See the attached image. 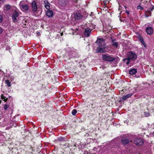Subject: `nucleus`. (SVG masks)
<instances>
[{
  "instance_id": "bb28decb",
  "label": "nucleus",
  "mask_w": 154,
  "mask_h": 154,
  "mask_svg": "<svg viewBox=\"0 0 154 154\" xmlns=\"http://www.w3.org/2000/svg\"><path fill=\"white\" fill-rule=\"evenodd\" d=\"M154 9V6H152V7L150 9V11H152Z\"/></svg>"
},
{
  "instance_id": "0eeeda50",
  "label": "nucleus",
  "mask_w": 154,
  "mask_h": 154,
  "mask_svg": "<svg viewBox=\"0 0 154 154\" xmlns=\"http://www.w3.org/2000/svg\"><path fill=\"white\" fill-rule=\"evenodd\" d=\"M146 31L148 34L151 35L153 33V29L152 27L149 26L146 28Z\"/></svg>"
},
{
  "instance_id": "7ed1b4c3",
  "label": "nucleus",
  "mask_w": 154,
  "mask_h": 154,
  "mask_svg": "<svg viewBox=\"0 0 154 154\" xmlns=\"http://www.w3.org/2000/svg\"><path fill=\"white\" fill-rule=\"evenodd\" d=\"M23 2L21 1L20 2L19 5L21 9L23 11H27L28 10L29 7L27 5L23 4Z\"/></svg>"
},
{
  "instance_id": "f3484780",
  "label": "nucleus",
  "mask_w": 154,
  "mask_h": 154,
  "mask_svg": "<svg viewBox=\"0 0 154 154\" xmlns=\"http://www.w3.org/2000/svg\"><path fill=\"white\" fill-rule=\"evenodd\" d=\"M151 11L149 10L147 11L145 13L146 17L151 16Z\"/></svg>"
},
{
  "instance_id": "f704fd0d",
  "label": "nucleus",
  "mask_w": 154,
  "mask_h": 154,
  "mask_svg": "<svg viewBox=\"0 0 154 154\" xmlns=\"http://www.w3.org/2000/svg\"><path fill=\"white\" fill-rule=\"evenodd\" d=\"M37 34H40V33L39 32H38V33H37Z\"/></svg>"
},
{
  "instance_id": "1a4fd4ad",
  "label": "nucleus",
  "mask_w": 154,
  "mask_h": 154,
  "mask_svg": "<svg viewBox=\"0 0 154 154\" xmlns=\"http://www.w3.org/2000/svg\"><path fill=\"white\" fill-rule=\"evenodd\" d=\"M74 17L76 20H80L82 18V16L80 13H76L74 15Z\"/></svg>"
},
{
  "instance_id": "b1692460",
  "label": "nucleus",
  "mask_w": 154,
  "mask_h": 154,
  "mask_svg": "<svg viewBox=\"0 0 154 154\" xmlns=\"http://www.w3.org/2000/svg\"><path fill=\"white\" fill-rule=\"evenodd\" d=\"M142 44L143 45L144 47L146 46V45L145 44V43L144 41V40H142V42H141Z\"/></svg>"
},
{
  "instance_id": "2f4dec72",
  "label": "nucleus",
  "mask_w": 154,
  "mask_h": 154,
  "mask_svg": "<svg viewBox=\"0 0 154 154\" xmlns=\"http://www.w3.org/2000/svg\"><path fill=\"white\" fill-rule=\"evenodd\" d=\"M139 7H140V9H142V8L140 6H138V8H138Z\"/></svg>"
},
{
  "instance_id": "4468645a",
  "label": "nucleus",
  "mask_w": 154,
  "mask_h": 154,
  "mask_svg": "<svg viewBox=\"0 0 154 154\" xmlns=\"http://www.w3.org/2000/svg\"><path fill=\"white\" fill-rule=\"evenodd\" d=\"M53 12L51 10H48L46 12V15L49 17H52L53 15Z\"/></svg>"
},
{
  "instance_id": "aec40b11",
  "label": "nucleus",
  "mask_w": 154,
  "mask_h": 154,
  "mask_svg": "<svg viewBox=\"0 0 154 154\" xmlns=\"http://www.w3.org/2000/svg\"><path fill=\"white\" fill-rule=\"evenodd\" d=\"M11 6L9 5H6L4 6V9L6 10H8L11 8Z\"/></svg>"
},
{
  "instance_id": "473e14b6",
  "label": "nucleus",
  "mask_w": 154,
  "mask_h": 154,
  "mask_svg": "<svg viewBox=\"0 0 154 154\" xmlns=\"http://www.w3.org/2000/svg\"><path fill=\"white\" fill-rule=\"evenodd\" d=\"M7 125V124H5V125H2V127H4L5 126H6Z\"/></svg>"
},
{
  "instance_id": "412c9836",
  "label": "nucleus",
  "mask_w": 154,
  "mask_h": 154,
  "mask_svg": "<svg viewBox=\"0 0 154 154\" xmlns=\"http://www.w3.org/2000/svg\"><path fill=\"white\" fill-rule=\"evenodd\" d=\"M77 113V110L76 109H73L72 112V113L73 116L75 115Z\"/></svg>"
},
{
  "instance_id": "f257e3e1",
  "label": "nucleus",
  "mask_w": 154,
  "mask_h": 154,
  "mask_svg": "<svg viewBox=\"0 0 154 154\" xmlns=\"http://www.w3.org/2000/svg\"><path fill=\"white\" fill-rule=\"evenodd\" d=\"M98 47L96 50L97 53H103L105 51L106 45L105 40L103 38H98L96 41Z\"/></svg>"
},
{
  "instance_id": "58836bf2",
  "label": "nucleus",
  "mask_w": 154,
  "mask_h": 154,
  "mask_svg": "<svg viewBox=\"0 0 154 154\" xmlns=\"http://www.w3.org/2000/svg\"><path fill=\"white\" fill-rule=\"evenodd\" d=\"M1 103V102H0V104Z\"/></svg>"
},
{
  "instance_id": "393cba45",
  "label": "nucleus",
  "mask_w": 154,
  "mask_h": 154,
  "mask_svg": "<svg viewBox=\"0 0 154 154\" xmlns=\"http://www.w3.org/2000/svg\"><path fill=\"white\" fill-rule=\"evenodd\" d=\"M3 20V17L0 14V23L2 22Z\"/></svg>"
},
{
  "instance_id": "6ab92c4d",
  "label": "nucleus",
  "mask_w": 154,
  "mask_h": 154,
  "mask_svg": "<svg viewBox=\"0 0 154 154\" xmlns=\"http://www.w3.org/2000/svg\"><path fill=\"white\" fill-rule=\"evenodd\" d=\"M5 83L8 87H10L11 85V82L8 80H6L5 81Z\"/></svg>"
},
{
  "instance_id": "dca6fc26",
  "label": "nucleus",
  "mask_w": 154,
  "mask_h": 154,
  "mask_svg": "<svg viewBox=\"0 0 154 154\" xmlns=\"http://www.w3.org/2000/svg\"><path fill=\"white\" fill-rule=\"evenodd\" d=\"M122 142L124 145H126L128 143L129 140L128 139H123L122 140Z\"/></svg>"
},
{
  "instance_id": "a878e982",
  "label": "nucleus",
  "mask_w": 154,
  "mask_h": 154,
  "mask_svg": "<svg viewBox=\"0 0 154 154\" xmlns=\"http://www.w3.org/2000/svg\"><path fill=\"white\" fill-rule=\"evenodd\" d=\"M139 40H140V42H142V40H144L143 39V38L142 37H140L139 38Z\"/></svg>"
},
{
  "instance_id": "6e6552de",
  "label": "nucleus",
  "mask_w": 154,
  "mask_h": 154,
  "mask_svg": "<svg viewBox=\"0 0 154 154\" xmlns=\"http://www.w3.org/2000/svg\"><path fill=\"white\" fill-rule=\"evenodd\" d=\"M32 8L33 11L34 12H35L37 10V7L36 5V3L34 1L32 2Z\"/></svg>"
},
{
  "instance_id": "e433bc0d",
  "label": "nucleus",
  "mask_w": 154,
  "mask_h": 154,
  "mask_svg": "<svg viewBox=\"0 0 154 154\" xmlns=\"http://www.w3.org/2000/svg\"><path fill=\"white\" fill-rule=\"evenodd\" d=\"M131 142H133V141H132V140H131Z\"/></svg>"
},
{
  "instance_id": "72a5a7b5",
  "label": "nucleus",
  "mask_w": 154,
  "mask_h": 154,
  "mask_svg": "<svg viewBox=\"0 0 154 154\" xmlns=\"http://www.w3.org/2000/svg\"><path fill=\"white\" fill-rule=\"evenodd\" d=\"M63 35V33H61V35Z\"/></svg>"
},
{
  "instance_id": "423d86ee",
  "label": "nucleus",
  "mask_w": 154,
  "mask_h": 154,
  "mask_svg": "<svg viewBox=\"0 0 154 154\" xmlns=\"http://www.w3.org/2000/svg\"><path fill=\"white\" fill-rule=\"evenodd\" d=\"M103 60L108 61H112L114 59L110 56L103 55Z\"/></svg>"
},
{
  "instance_id": "c9c22d12",
  "label": "nucleus",
  "mask_w": 154,
  "mask_h": 154,
  "mask_svg": "<svg viewBox=\"0 0 154 154\" xmlns=\"http://www.w3.org/2000/svg\"><path fill=\"white\" fill-rule=\"evenodd\" d=\"M59 140H61V139H59Z\"/></svg>"
},
{
  "instance_id": "20e7f679",
  "label": "nucleus",
  "mask_w": 154,
  "mask_h": 154,
  "mask_svg": "<svg viewBox=\"0 0 154 154\" xmlns=\"http://www.w3.org/2000/svg\"><path fill=\"white\" fill-rule=\"evenodd\" d=\"M135 144L138 146H140L143 143V140L140 138H137L133 142Z\"/></svg>"
},
{
  "instance_id": "c85d7f7f",
  "label": "nucleus",
  "mask_w": 154,
  "mask_h": 154,
  "mask_svg": "<svg viewBox=\"0 0 154 154\" xmlns=\"http://www.w3.org/2000/svg\"><path fill=\"white\" fill-rule=\"evenodd\" d=\"M125 12H126V13L127 14H129V11H127H127H125Z\"/></svg>"
},
{
  "instance_id": "39448f33",
  "label": "nucleus",
  "mask_w": 154,
  "mask_h": 154,
  "mask_svg": "<svg viewBox=\"0 0 154 154\" xmlns=\"http://www.w3.org/2000/svg\"><path fill=\"white\" fill-rule=\"evenodd\" d=\"M19 14L16 11H15L12 14V19L14 22H16L18 19Z\"/></svg>"
},
{
  "instance_id": "f03ea898",
  "label": "nucleus",
  "mask_w": 154,
  "mask_h": 154,
  "mask_svg": "<svg viewBox=\"0 0 154 154\" xmlns=\"http://www.w3.org/2000/svg\"><path fill=\"white\" fill-rule=\"evenodd\" d=\"M127 58L131 60H134L137 58V55L135 53L130 51L127 54Z\"/></svg>"
},
{
  "instance_id": "f8f14e48",
  "label": "nucleus",
  "mask_w": 154,
  "mask_h": 154,
  "mask_svg": "<svg viewBox=\"0 0 154 154\" xmlns=\"http://www.w3.org/2000/svg\"><path fill=\"white\" fill-rule=\"evenodd\" d=\"M111 44L112 46L117 48L118 46V43L115 39H112Z\"/></svg>"
},
{
  "instance_id": "c756f323",
  "label": "nucleus",
  "mask_w": 154,
  "mask_h": 154,
  "mask_svg": "<svg viewBox=\"0 0 154 154\" xmlns=\"http://www.w3.org/2000/svg\"><path fill=\"white\" fill-rule=\"evenodd\" d=\"M4 1V0H0V3H3Z\"/></svg>"
},
{
  "instance_id": "a211bd4d",
  "label": "nucleus",
  "mask_w": 154,
  "mask_h": 154,
  "mask_svg": "<svg viewBox=\"0 0 154 154\" xmlns=\"http://www.w3.org/2000/svg\"><path fill=\"white\" fill-rule=\"evenodd\" d=\"M1 98L5 102H6L8 100V98L4 96L3 94H2L1 95Z\"/></svg>"
},
{
  "instance_id": "4be33fe9",
  "label": "nucleus",
  "mask_w": 154,
  "mask_h": 154,
  "mask_svg": "<svg viewBox=\"0 0 154 154\" xmlns=\"http://www.w3.org/2000/svg\"><path fill=\"white\" fill-rule=\"evenodd\" d=\"M9 107V105L5 104L4 106V109L5 110H6Z\"/></svg>"
},
{
  "instance_id": "9d476101",
  "label": "nucleus",
  "mask_w": 154,
  "mask_h": 154,
  "mask_svg": "<svg viewBox=\"0 0 154 154\" xmlns=\"http://www.w3.org/2000/svg\"><path fill=\"white\" fill-rule=\"evenodd\" d=\"M91 32V31L90 29L89 28L86 29L84 32V35L85 36L87 37L89 36Z\"/></svg>"
},
{
  "instance_id": "5701e85b",
  "label": "nucleus",
  "mask_w": 154,
  "mask_h": 154,
  "mask_svg": "<svg viewBox=\"0 0 154 154\" xmlns=\"http://www.w3.org/2000/svg\"><path fill=\"white\" fill-rule=\"evenodd\" d=\"M130 60H131L129 59H128V58H127V61L126 62V64L127 65H128L130 63Z\"/></svg>"
},
{
  "instance_id": "ddd939ff",
  "label": "nucleus",
  "mask_w": 154,
  "mask_h": 154,
  "mask_svg": "<svg viewBox=\"0 0 154 154\" xmlns=\"http://www.w3.org/2000/svg\"><path fill=\"white\" fill-rule=\"evenodd\" d=\"M137 72V69L133 68L130 70L129 71V73L131 75H134Z\"/></svg>"
},
{
  "instance_id": "cd10ccee",
  "label": "nucleus",
  "mask_w": 154,
  "mask_h": 154,
  "mask_svg": "<svg viewBox=\"0 0 154 154\" xmlns=\"http://www.w3.org/2000/svg\"><path fill=\"white\" fill-rule=\"evenodd\" d=\"M2 32V28L0 27V34Z\"/></svg>"
},
{
  "instance_id": "4c0bfd02",
  "label": "nucleus",
  "mask_w": 154,
  "mask_h": 154,
  "mask_svg": "<svg viewBox=\"0 0 154 154\" xmlns=\"http://www.w3.org/2000/svg\"><path fill=\"white\" fill-rule=\"evenodd\" d=\"M5 122V120H4V121H3V122Z\"/></svg>"
},
{
  "instance_id": "7c9ffc66",
  "label": "nucleus",
  "mask_w": 154,
  "mask_h": 154,
  "mask_svg": "<svg viewBox=\"0 0 154 154\" xmlns=\"http://www.w3.org/2000/svg\"><path fill=\"white\" fill-rule=\"evenodd\" d=\"M126 60H127V59H126V58H124L123 59V61H126Z\"/></svg>"
},
{
  "instance_id": "9b49d317",
  "label": "nucleus",
  "mask_w": 154,
  "mask_h": 154,
  "mask_svg": "<svg viewBox=\"0 0 154 154\" xmlns=\"http://www.w3.org/2000/svg\"><path fill=\"white\" fill-rule=\"evenodd\" d=\"M44 6L47 9L49 10L50 9V4L47 1H44Z\"/></svg>"
},
{
  "instance_id": "2eb2a0df",
  "label": "nucleus",
  "mask_w": 154,
  "mask_h": 154,
  "mask_svg": "<svg viewBox=\"0 0 154 154\" xmlns=\"http://www.w3.org/2000/svg\"><path fill=\"white\" fill-rule=\"evenodd\" d=\"M132 94H133L130 93V94H128L127 95H124L122 97V99L124 100H126L127 99L129 98V97H130L132 95Z\"/></svg>"
}]
</instances>
